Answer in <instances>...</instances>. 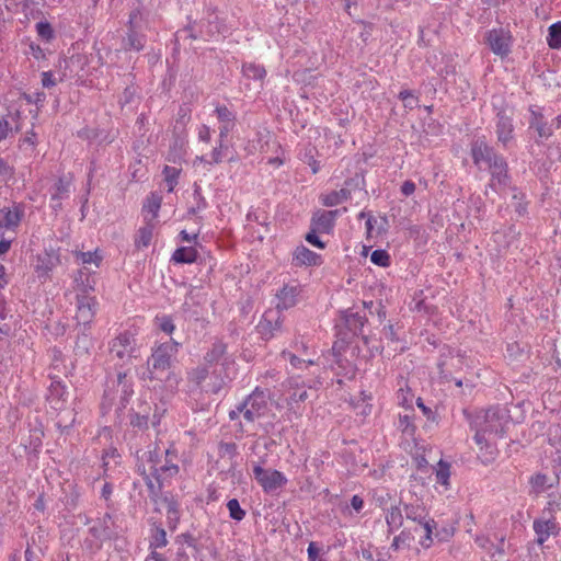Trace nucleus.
I'll return each mask as SVG.
<instances>
[{
  "mask_svg": "<svg viewBox=\"0 0 561 561\" xmlns=\"http://www.w3.org/2000/svg\"><path fill=\"white\" fill-rule=\"evenodd\" d=\"M176 456L170 449L164 451V458L161 451L148 450L139 458L138 472L148 486L151 495H157L163 483L178 474L179 467L173 460Z\"/></svg>",
  "mask_w": 561,
  "mask_h": 561,
  "instance_id": "1",
  "label": "nucleus"
},
{
  "mask_svg": "<svg viewBox=\"0 0 561 561\" xmlns=\"http://www.w3.org/2000/svg\"><path fill=\"white\" fill-rule=\"evenodd\" d=\"M507 423L506 412L499 408H491L479 414L474 420L477 445L483 444L485 437L501 438Z\"/></svg>",
  "mask_w": 561,
  "mask_h": 561,
  "instance_id": "2",
  "label": "nucleus"
},
{
  "mask_svg": "<svg viewBox=\"0 0 561 561\" xmlns=\"http://www.w3.org/2000/svg\"><path fill=\"white\" fill-rule=\"evenodd\" d=\"M116 531L114 529V520L111 514L106 513L103 517L93 520L89 527L88 534L82 542L83 550L89 553H95L101 550L103 542L111 539Z\"/></svg>",
  "mask_w": 561,
  "mask_h": 561,
  "instance_id": "3",
  "label": "nucleus"
},
{
  "mask_svg": "<svg viewBox=\"0 0 561 561\" xmlns=\"http://www.w3.org/2000/svg\"><path fill=\"white\" fill-rule=\"evenodd\" d=\"M179 343L169 340L158 345L148 360L147 378L150 380H162L158 373H165L170 368L171 359L176 355Z\"/></svg>",
  "mask_w": 561,
  "mask_h": 561,
  "instance_id": "4",
  "label": "nucleus"
},
{
  "mask_svg": "<svg viewBox=\"0 0 561 561\" xmlns=\"http://www.w3.org/2000/svg\"><path fill=\"white\" fill-rule=\"evenodd\" d=\"M405 518L421 525L425 531L424 538L420 543L424 548H428L433 542V531L436 528V523L430 517L426 507L420 503L403 504Z\"/></svg>",
  "mask_w": 561,
  "mask_h": 561,
  "instance_id": "5",
  "label": "nucleus"
},
{
  "mask_svg": "<svg viewBox=\"0 0 561 561\" xmlns=\"http://www.w3.org/2000/svg\"><path fill=\"white\" fill-rule=\"evenodd\" d=\"M262 463L253 466V478L266 494H275L288 482L287 477L272 468L263 467Z\"/></svg>",
  "mask_w": 561,
  "mask_h": 561,
  "instance_id": "6",
  "label": "nucleus"
},
{
  "mask_svg": "<svg viewBox=\"0 0 561 561\" xmlns=\"http://www.w3.org/2000/svg\"><path fill=\"white\" fill-rule=\"evenodd\" d=\"M240 411H243V417L248 423H253L263 417L268 411L267 394L256 388L242 403H240Z\"/></svg>",
  "mask_w": 561,
  "mask_h": 561,
  "instance_id": "7",
  "label": "nucleus"
},
{
  "mask_svg": "<svg viewBox=\"0 0 561 561\" xmlns=\"http://www.w3.org/2000/svg\"><path fill=\"white\" fill-rule=\"evenodd\" d=\"M322 381L318 378L312 383L306 385L300 377H291L287 380L288 397L286 399L289 410L298 412L299 403L308 399L307 388H318Z\"/></svg>",
  "mask_w": 561,
  "mask_h": 561,
  "instance_id": "8",
  "label": "nucleus"
},
{
  "mask_svg": "<svg viewBox=\"0 0 561 561\" xmlns=\"http://www.w3.org/2000/svg\"><path fill=\"white\" fill-rule=\"evenodd\" d=\"M111 354L125 362H128L131 357H136L137 343L134 333L130 331H124L119 333L110 346Z\"/></svg>",
  "mask_w": 561,
  "mask_h": 561,
  "instance_id": "9",
  "label": "nucleus"
},
{
  "mask_svg": "<svg viewBox=\"0 0 561 561\" xmlns=\"http://www.w3.org/2000/svg\"><path fill=\"white\" fill-rule=\"evenodd\" d=\"M485 41L490 49L497 56L505 57L511 53L512 34L503 27L490 30L486 33Z\"/></svg>",
  "mask_w": 561,
  "mask_h": 561,
  "instance_id": "10",
  "label": "nucleus"
},
{
  "mask_svg": "<svg viewBox=\"0 0 561 561\" xmlns=\"http://www.w3.org/2000/svg\"><path fill=\"white\" fill-rule=\"evenodd\" d=\"M23 217L24 207L21 204L0 209V236L3 237L7 232L15 233Z\"/></svg>",
  "mask_w": 561,
  "mask_h": 561,
  "instance_id": "11",
  "label": "nucleus"
},
{
  "mask_svg": "<svg viewBox=\"0 0 561 561\" xmlns=\"http://www.w3.org/2000/svg\"><path fill=\"white\" fill-rule=\"evenodd\" d=\"M302 288L297 283L286 284L276 294V309L277 311L287 310L295 307L301 296Z\"/></svg>",
  "mask_w": 561,
  "mask_h": 561,
  "instance_id": "12",
  "label": "nucleus"
},
{
  "mask_svg": "<svg viewBox=\"0 0 561 561\" xmlns=\"http://www.w3.org/2000/svg\"><path fill=\"white\" fill-rule=\"evenodd\" d=\"M491 172L490 187L495 192L501 191L507 185V165L504 159L499 156L486 167Z\"/></svg>",
  "mask_w": 561,
  "mask_h": 561,
  "instance_id": "13",
  "label": "nucleus"
},
{
  "mask_svg": "<svg viewBox=\"0 0 561 561\" xmlns=\"http://www.w3.org/2000/svg\"><path fill=\"white\" fill-rule=\"evenodd\" d=\"M533 527L537 535L538 545H542L550 536H557L560 533L559 523L554 517L535 519Z\"/></svg>",
  "mask_w": 561,
  "mask_h": 561,
  "instance_id": "14",
  "label": "nucleus"
},
{
  "mask_svg": "<svg viewBox=\"0 0 561 561\" xmlns=\"http://www.w3.org/2000/svg\"><path fill=\"white\" fill-rule=\"evenodd\" d=\"M96 300L90 296H78L76 319L79 324L87 325L94 318Z\"/></svg>",
  "mask_w": 561,
  "mask_h": 561,
  "instance_id": "15",
  "label": "nucleus"
},
{
  "mask_svg": "<svg viewBox=\"0 0 561 561\" xmlns=\"http://www.w3.org/2000/svg\"><path fill=\"white\" fill-rule=\"evenodd\" d=\"M339 214V209L319 210L312 216L311 227L319 233H330L334 228L335 218Z\"/></svg>",
  "mask_w": 561,
  "mask_h": 561,
  "instance_id": "16",
  "label": "nucleus"
},
{
  "mask_svg": "<svg viewBox=\"0 0 561 561\" xmlns=\"http://www.w3.org/2000/svg\"><path fill=\"white\" fill-rule=\"evenodd\" d=\"M283 320L280 319V316L277 312H266L263 316V319L259 322L257 329L260 334L265 339L270 340L272 339L277 331L282 328Z\"/></svg>",
  "mask_w": 561,
  "mask_h": 561,
  "instance_id": "17",
  "label": "nucleus"
},
{
  "mask_svg": "<svg viewBox=\"0 0 561 561\" xmlns=\"http://www.w3.org/2000/svg\"><path fill=\"white\" fill-rule=\"evenodd\" d=\"M473 162L479 167L490 165L499 156L484 141L477 140L471 149Z\"/></svg>",
  "mask_w": 561,
  "mask_h": 561,
  "instance_id": "18",
  "label": "nucleus"
},
{
  "mask_svg": "<svg viewBox=\"0 0 561 561\" xmlns=\"http://www.w3.org/2000/svg\"><path fill=\"white\" fill-rule=\"evenodd\" d=\"M58 262L59 259L54 252L38 254L34 266L37 277L46 279L50 272L57 266Z\"/></svg>",
  "mask_w": 561,
  "mask_h": 561,
  "instance_id": "19",
  "label": "nucleus"
},
{
  "mask_svg": "<svg viewBox=\"0 0 561 561\" xmlns=\"http://www.w3.org/2000/svg\"><path fill=\"white\" fill-rule=\"evenodd\" d=\"M215 113L219 122V138L225 139L234 127L236 115L224 105L217 106Z\"/></svg>",
  "mask_w": 561,
  "mask_h": 561,
  "instance_id": "20",
  "label": "nucleus"
},
{
  "mask_svg": "<svg viewBox=\"0 0 561 561\" xmlns=\"http://www.w3.org/2000/svg\"><path fill=\"white\" fill-rule=\"evenodd\" d=\"M71 181L59 179L50 191L51 208L57 211L61 208V201L69 197Z\"/></svg>",
  "mask_w": 561,
  "mask_h": 561,
  "instance_id": "21",
  "label": "nucleus"
},
{
  "mask_svg": "<svg viewBox=\"0 0 561 561\" xmlns=\"http://www.w3.org/2000/svg\"><path fill=\"white\" fill-rule=\"evenodd\" d=\"M513 119L505 112L497 114L496 135L500 142L506 145L513 138Z\"/></svg>",
  "mask_w": 561,
  "mask_h": 561,
  "instance_id": "22",
  "label": "nucleus"
},
{
  "mask_svg": "<svg viewBox=\"0 0 561 561\" xmlns=\"http://www.w3.org/2000/svg\"><path fill=\"white\" fill-rule=\"evenodd\" d=\"M293 260L297 266H317L322 263L321 256L305 245H300L295 250Z\"/></svg>",
  "mask_w": 561,
  "mask_h": 561,
  "instance_id": "23",
  "label": "nucleus"
},
{
  "mask_svg": "<svg viewBox=\"0 0 561 561\" xmlns=\"http://www.w3.org/2000/svg\"><path fill=\"white\" fill-rule=\"evenodd\" d=\"M403 512V508H401L399 505H391L385 510V520L389 534H392L402 527Z\"/></svg>",
  "mask_w": 561,
  "mask_h": 561,
  "instance_id": "24",
  "label": "nucleus"
},
{
  "mask_svg": "<svg viewBox=\"0 0 561 561\" xmlns=\"http://www.w3.org/2000/svg\"><path fill=\"white\" fill-rule=\"evenodd\" d=\"M37 0H5V8L15 13H23L25 16L33 15L37 10Z\"/></svg>",
  "mask_w": 561,
  "mask_h": 561,
  "instance_id": "25",
  "label": "nucleus"
},
{
  "mask_svg": "<svg viewBox=\"0 0 561 561\" xmlns=\"http://www.w3.org/2000/svg\"><path fill=\"white\" fill-rule=\"evenodd\" d=\"M117 389L116 393L119 397V405L121 408H125L129 399L131 398L134 390L131 382L127 379V375L125 373H119L117 375Z\"/></svg>",
  "mask_w": 561,
  "mask_h": 561,
  "instance_id": "26",
  "label": "nucleus"
},
{
  "mask_svg": "<svg viewBox=\"0 0 561 561\" xmlns=\"http://www.w3.org/2000/svg\"><path fill=\"white\" fill-rule=\"evenodd\" d=\"M531 119L530 128H535L540 138H548L552 135L551 128L545 122L541 113L535 108H530Z\"/></svg>",
  "mask_w": 561,
  "mask_h": 561,
  "instance_id": "27",
  "label": "nucleus"
},
{
  "mask_svg": "<svg viewBox=\"0 0 561 561\" xmlns=\"http://www.w3.org/2000/svg\"><path fill=\"white\" fill-rule=\"evenodd\" d=\"M197 250L193 247H180L178 248L172 256L171 261L176 264H191L197 260Z\"/></svg>",
  "mask_w": 561,
  "mask_h": 561,
  "instance_id": "28",
  "label": "nucleus"
},
{
  "mask_svg": "<svg viewBox=\"0 0 561 561\" xmlns=\"http://www.w3.org/2000/svg\"><path fill=\"white\" fill-rule=\"evenodd\" d=\"M350 191L346 187H342L337 191H331L322 194L320 199L321 203L327 207H333L342 204L350 198Z\"/></svg>",
  "mask_w": 561,
  "mask_h": 561,
  "instance_id": "29",
  "label": "nucleus"
},
{
  "mask_svg": "<svg viewBox=\"0 0 561 561\" xmlns=\"http://www.w3.org/2000/svg\"><path fill=\"white\" fill-rule=\"evenodd\" d=\"M495 438L485 437L483 444L479 446V458L485 465L492 462L497 456V448L495 446Z\"/></svg>",
  "mask_w": 561,
  "mask_h": 561,
  "instance_id": "30",
  "label": "nucleus"
},
{
  "mask_svg": "<svg viewBox=\"0 0 561 561\" xmlns=\"http://www.w3.org/2000/svg\"><path fill=\"white\" fill-rule=\"evenodd\" d=\"M161 197L157 194H151L150 196L147 197L142 207V211L145 214V219L148 222H151L157 218L161 207Z\"/></svg>",
  "mask_w": 561,
  "mask_h": 561,
  "instance_id": "31",
  "label": "nucleus"
},
{
  "mask_svg": "<svg viewBox=\"0 0 561 561\" xmlns=\"http://www.w3.org/2000/svg\"><path fill=\"white\" fill-rule=\"evenodd\" d=\"M224 140L225 139L221 138L219 139V144L211 150L209 159L204 156L196 157L195 162H205L209 165L221 163L226 157L225 152L227 150V146L224 144Z\"/></svg>",
  "mask_w": 561,
  "mask_h": 561,
  "instance_id": "32",
  "label": "nucleus"
},
{
  "mask_svg": "<svg viewBox=\"0 0 561 561\" xmlns=\"http://www.w3.org/2000/svg\"><path fill=\"white\" fill-rule=\"evenodd\" d=\"M547 44L552 49H561V21L549 26Z\"/></svg>",
  "mask_w": 561,
  "mask_h": 561,
  "instance_id": "33",
  "label": "nucleus"
},
{
  "mask_svg": "<svg viewBox=\"0 0 561 561\" xmlns=\"http://www.w3.org/2000/svg\"><path fill=\"white\" fill-rule=\"evenodd\" d=\"M242 72L248 79L257 81H262L266 76L265 69L262 66L253 62L244 64L242 66Z\"/></svg>",
  "mask_w": 561,
  "mask_h": 561,
  "instance_id": "34",
  "label": "nucleus"
},
{
  "mask_svg": "<svg viewBox=\"0 0 561 561\" xmlns=\"http://www.w3.org/2000/svg\"><path fill=\"white\" fill-rule=\"evenodd\" d=\"M153 227L150 222H148L145 227H141L138 230L135 244L137 248H147L152 239Z\"/></svg>",
  "mask_w": 561,
  "mask_h": 561,
  "instance_id": "35",
  "label": "nucleus"
},
{
  "mask_svg": "<svg viewBox=\"0 0 561 561\" xmlns=\"http://www.w3.org/2000/svg\"><path fill=\"white\" fill-rule=\"evenodd\" d=\"M163 176L164 182L168 186V192L171 193L174 191L175 186L178 185V180L181 173V170L175 167L165 165L163 168Z\"/></svg>",
  "mask_w": 561,
  "mask_h": 561,
  "instance_id": "36",
  "label": "nucleus"
},
{
  "mask_svg": "<svg viewBox=\"0 0 561 561\" xmlns=\"http://www.w3.org/2000/svg\"><path fill=\"white\" fill-rule=\"evenodd\" d=\"M123 46L125 49L141 50L144 48V37L133 30L123 39Z\"/></svg>",
  "mask_w": 561,
  "mask_h": 561,
  "instance_id": "37",
  "label": "nucleus"
},
{
  "mask_svg": "<svg viewBox=\"0 0 561 561\" xmlns=\"http://www.w3.org/2000/svg\"><path fill=\"white\" fill-rule=\"evenodd\" d=\"M301 355H298L291 351H284L282 353V357L285 359V360H289V363L291 364L293 367L295 368H302L304 365H313L314 364V360L310 357L308 358H304V357H300Z\"/></svg>",
  "mask_w": 561,
  "mask_h": 561,
  "instance_id": "38",
  "label": "nucleus"
},
{
  "mask_svg": "<svg viewBox=\"0 0 561 561\" xmlns=\"http://www.w3.org/2000/svg\"><path fill=\"white\" fill-rule=\"evenodd\" d=\"M436 482L445 486L446 489L449 486V478H450V468L447 462L440 460L437 465L436 469Z\"/></svg>",
  "mask_w": 561,
  "mask_h": 561,
  "instance_id": "39",
  "label": "nucleus"
},
{
  "mask_svg": "<svg viewBox=\"0 0 561 561\" xmlns=\"http://www.w3.org/2000/svg\"><path fill=\"white\" fill-rule=\"evenodd\" d=\"M548 477L543 473H537L530 478V485L536 494L542 493L551 486L548 483Z\"/></svg>",
  "mask_w": 561,
  "mask_h": 561,
  "instance_id": "40",
  "label": "nucleus"
},
{
  "mask_svg": "<svg viewBox=\"0 0 561 561\" xmlns=\"http://www.w3.org/2000/svg\"><path fill=\"white\" fill-rule=\"evenodd\" d=\"M227 508L229 512V517L236 522H241L247 513L240 506V503L237 499H231L227 502Z\"/></svg>",
  "mask_w": 561,
  "mask_h": 561,
  "instance_id": "41",
  "label": "nucleus"
},
{
  "mask_svg": "<svg viewBox=\"0 0 561 561\" xmlns=\"http://www.w3.org/2000/svg\"><path fill=\"white\" fill-rule=\"evenodd\" d=\"M75 255H76L77 261L83 265L94 264L95 266H99L100 262L102 260V257L98 254L96 251H94V252L77 251V252H75Z\"/></svg>",
  "mask_w": 561,
  "mask_h": 561,
  "instance_id": "42",
  "label": "nucleus"
},
{
  "mask_svg": "<svg viewBox=\"0 0 561 561\" xmlns=\"http://www.w3.org/2000/svg\"><path fill=\"white\" fill-rule=\"evenodd\" d=\"M167 545H168V539H167L165 530L162 528H158L150 540L149 550L157 551V549L163 548Z\"/></svg>",
  "mask_w": 561,
  "mask_h": 561,
  "instance_id": "43",
  "label": "nucleus"
},
{
  "mask_svg": "<svg viewBox=\"0 0 561 561\" xmlns=\"http://www.w3.org/2000/svg\"><path fill=\"white\" fill-rule=\"evenodd\" d=\"M412 539L413 538L409 531L402 530L398 536L393 538L391 548L393 550L408 548L411 545Z\"/></svg>",
  "mask_w": 561,
  "mask_h": 561,
  "instance_id": "44",
  "label": "nucleus"
},
{
  "mask_svg": "<svg viewBox=\"0 0 561 561\" xmlns=\"http://www.w3.org/2000/svg\"><path fill=\"white\" fill-rule=\"evenodd\" d=\"M413 398H414V394L408 387L407 388L401 387L397 392V402L399 405H401L403 408H407V409L412 408Z\"/></svg>",
  "mask_w": 561,
  "mask_h": 561,
  "instance_id": "45",
  "label": "nucleus"
},
{
  "mask_svg": "<svg viewBox=\"0 0 561 561\" xmlns=\"http://www.w3.org/2000/svg\"><path fill=\"white\" fill-rule=\"evenodd\" d=\"M370 261L381 267H386L390 264V256L386 250H375L370 255Z\"/></svg>",
  "mask_w": 561,
  "mask_h": 561,
  "instance_id": "46",
  "label": "nucleus"
},
{
  "mask_svg": "<svg viewBox=\"0 0 561 561\" xmlns=\"http://www.w3.org/2000/svg\"><path fill=\"white\" fill-rule=\"evenodd\" d=\"M226 352V346L222 343L214 344L213 348L206 354L205 360L207 363L218 362Z\"/></svg>",
  "mask_w": 561,
  "mask_h": 561,
  "instance_id": "47",
  "label": "nucleus"
},
{
  "mask_svg": "<svg viewBox=\"0 0 561 561\" xmlns=\"http://www.w3.org/2000/svg\"><path fill=\"white\" fill-rule=\"evenodd\" d=\"M302 160L311 168L312 173H317L320 170V163L314 159V148H307Z\"/></svg>",
  "mask_w": 561,
  "mask_h": 561,
  "instance_id": "48",
  "label": "nucleus"
},
{
  "mask_svg": "<svg viewBox=\"0 0 561 561\" xmlns=\"http://www.w3.org/2000/svg\"><path fill=\"white\" fill-rule=\"evenodd\" d=\"M156 322L159 329L167 334H171L175 329L172 319L168 316L157 317Z\"/></svg>",
  "mask_w": 561,
  "mask_h": 561,
  "instance_id": "49",
  "label": "nucleus"
},
{
  "mask_svg": "<svg viewBox=\"0 0 561 561\" xmlns=\"http://www.w3.org/2000/svg\"><path fill=\"white\" fill-rule=\"evenodd\" d=\"M207 375H208V370L206 367H197L196 369H193L188 374V379L192 382L199 385L206 379Z\"/></svg>",
  "mask_w": 561,
  "mask_h": 561,
  "instance_id": "50",
  "label": "nucleus"
},
{
  "mask_svg": "<svg viewBox=\"0 0 561 561\" xmlns=\"http://www.w3.org/2000/svg\"><path fill=\"white\" fill-rule=\"evenodd\" d=\"M14 176V168L7 161L0 158V178L2 181L8 182Z\"/></svg>",
  "mask_w": 561,
  "mask_h": 561,
  "instance_id": "51",
  "label": "nucleus"
},
{
  "mask_svg": "<svg viewBox=\"0 0 561 561\" xmlns=\"http://www.w3.org/2000/svg\"><path fill=\"white\" fill-rule=\"evenodd\" d=\"M399 98L403 101L405 107L413 108L417 103L416 96L410 90L401 91Z\"/></svg>",
  "mask_w": 561,
  "mask_h": 561,
  "instance_id": "52",
  "label": "nucleus"
},
{
  "mask_svg": "<svg viewBox=\"0 0 561 561\" xmlns=\"http://www.w3.org/2000/svg\"><path fill=\"white\" fill-rule=\"evenodd\" d=\"M36 30H37L38 35L45 39H50L54 35L53 28H51L50 24L47 22L37 23Z\"/></svg>",
  "mask_w": 561,
  "mask_h": 561,
  "instance_id": "53",
  "label": "nucleus"
},
{
  "mask_svg": "<svg viewBox=\"0 0 561 561\" xmlns=\"http://www.w3.org/2000/svg\"><path fill=\"white\" fill-rule=\"evenodd\" d=\"M165 388L169 389L171 392H174L180 383V377L174 373H168L165 380Z\"/></svg>",
  "mask_w": 561,
  "mask_h": 561,
  "instance_id": "54",
  "label": "nucleus"
},
{
  "mask_svg": "<svg viewBox=\"0 0 561 561\" xmlns=\"http://www.w3.org/2000/svg\"><path fill=\"white\" fill-rule=\"evenodd\" d=\"M319 232L316 231L312 227L311 230L307 233L306 240L312 244L313 247H317L319 249H323L325 244L320 240L318 237Z\"/></svg>",
  "mask_w": 561,
  "mask_h": 561,
  "instance_id": "55",
  "label": "nucleus"
},
{
  "mask_svg": "<svg viewBox=\"0 0 561 561\" xmlns=\"http://www.w3.org/2000/svg\"><path fill=\"white\" fill-rule=\"evenodd\" d=\"M167 517L172 522H178L179 519L178 504L173 501L168 503Z\"/></svg>",
  "mask_w": 561,
  "mask_h": 561,
  "instance_id": "56",
  "label": "nucleus"
},
{
  "mask_svg": "<svg viewBox=\"0 0 561 561\" xmlns=\"http://www.w3.org/2000/svg\"><path fill=\"white\" fill-rule=\"evenodd\" d=\"M12 131V127L10 126L7 118H0V141L4 140Z\"/></svg>",
  "mask_w": 561,
  "mask_h": 561,
  "instance_id": "57",
  "label": "nucleus"
},
{
  "mask_svg": "<svg viewBox=\"0 0 561 561\" xmlns=\"http://www.w3.org/2000/svg\"><path fill=\"white\" fill-rule=\"evenodd\" d=\"M293 348L295 351L294 353H296L298 355H307L309 346L307 345V343L304 340H296L293 343Z\"/></svg>",
  "mask_w": 561,
  "mask_h": 561,
  "instance_id": "58",
  "label": "nucleus"
},
{
  "mask_svg": "<svg viewBox=\"0 0 561 561\" xmlns=\"http://www.w3.org/2000/svg\"><path fill=\"white\" fill-rule=\"evenodd\" d=\"M309 561H323L319 558V549L316 542H310L307 549Z\"/></svg>",
  "mask_w": 561,
  "mask_h": 561,
  "instance_id": "59",
  "label": "nucleus"
},
{
  "mask_svg": "<svg viewBox=\"0 0 561 561\" xmlns=\"http://www.w3.org/2000/svg\"><path fill=\"white\" fill-rule=\"evenodd\" d=\"M198 139L204 142H209L211 139V131L207 125H202L198 128Z\"/></svg>",
  "mask_w": 561,
  "mask_h": 561,
  "instance_id": "60",
  "label": "nucleus"
},
{
  "mask_svg": "<svg viewBox=\"0 0 561 561\" xmlns=\"http://www.w3.org/2000/svg\"><path fill=\"white\" fill-rule=\"evenodd\" d=\"M42 84L44 88H51L56 84L53 72L44 71L42 73Z\"/></svg>",
  "mask_w": 561,
  "mask_h": 561,
  "instance_id": "61",
  "label": "nucleus"
},
{
  "mask_svg": "<svg viewBox=\"0 0 561 561\" xmlns=\"http://www.w3.org/2000/svg\"><path fill=\"white\" fill-rule=\"evenodd\" d=\"M415 192V184L414 182L408 180L404 181L401 185V193L405 196H410Z\"/></svg>",
  "mask_w": 561,
  "mask_h": 561,
  "instance_id": "62",
  "label": "nucleus"
},
{
  "mask_svg": "<svg viewBox=\"0 0 561 561\" xmlns=\"http://www.w3.org/2000/svg\"><path fill=\"white\" fill-rule=\"evenodd\" d=\"M351 506L356 513H359L364 507V500L359 495H353Z\"/></svg>",
  "mask_w": 561,
  "mask_h": 561,
  "instance_id": "63",
  "label": "nucleus"
},
{
  "mask_svg": "<svg viewBox=\"0 0 561 561\" xmlns=\"http://www.w3.org/2000/svg\"><path fill=\"white\" fill-rule=\"evenodd\" d=\"M144 561H168V559L158 551H150Z\"/></svg>",
  "mask_w": 561,
  "mask_h": 561,
  "instance_id": "64",
  "label": "nucleus"
}]
</instances>
